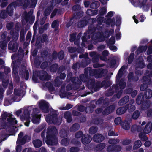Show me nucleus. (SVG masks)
I'll return each mask as SVG.
<instances>
[{
  "label": "nucleus",
  "mask_w": 152,
  "mask_h": 152,
  "mask_svg": "<svg viewBox=\"0 0 152 152\" xmlns=\"http://www.w3.org/2000/svg\"><path fill=\"white\" fill-rule=\"evenodd\" d=\"M46 143L50 146H54L58 143V140L57 137L58 130L55 126H49L46 132Z\"/></svg>",
  "instance_id": "f257e3e1"
},
{
  "label": "nucleus",
  "mask_w": 152,
  "mask_h": 152,
  "mask_svg": "<svg viewBox=\"0 0 152 152\" xmlns=\"http://www.w3.org/2000/svg\"><path fill=\"white\" fill-rule=\"evenodd\" d=\"M17 7L16 3L12 2L6 8V10H2L0 12V18L3 19L6 18L7 16V14L10 16H12L13 13L14 8Z\"/></svg>",
  "instance_id": "f03ea898"
},
{
  "label": "nucleus",
  "mask_w": 152,
  "mask_h": 152,
  "mask_svg": "<svg viewBox=\"0 0 152 152\" xmlns=\"http://www.w3.org/2000/svg\"><path fill=\"white\" fill-rule=\"evenodd\" d=\"M136 101L137 104H141L142 108L143 110H146L150 107V101L144 100V96L142 93H141L138 95Z\"/></svg>",
  "instance_id": "7ed1b4c3"
},
{
  "label": "nucleus",
  "mask_w": 152,
  "mask_h": 152,
  "mask_svg": "<svg viewBox=\"0 0 152 152\" xmlns=\"http://www.w3.org/2000/svg\"><path fill=\"white\" fill-rule=\"evenodd\" d=\"M58 115L56 113L48 114L46 116L45 119L47 122L49 124L53 123L57 125H59L61 122L58 117Z\"/></svg>",
  "instance_id": "20e7f679"
},
{
  "label": "nucleus",
  "mask_w": 152,
  "mask_h": 152,
  "mask_svg": "<svg viewBox=\"0 0 152 152\" xmlns=\"http://www.w3.org/2000/svg\"><path fill=\"white\" fill-rule=\"evenodd\" d=\"M141 81L143 83L141 85L140 89L142 91L146 90L148 87V85H150L152 83L151 79L148 75L143 76L141 80Z\"/></svg>",
  "instance_id": "39448f33"
},
{
  "label": "nucleus",
  "mask_w": 152,
  "mask_h": 152,
  "mask_svg": "<svg viewBox=\"0 0 152 152\" xmlns=\"http://www.w3.org/2000/svg\"><path fill=\"white\" fill-rule=\"evenodd\" d=\"M37 75L39 79L42 81H48L51 78V76L46 71L43 70L38 71Z\"/></svg>",
  "instance_id": "423d86ee"
},
{
  "label": "nucleus",
  "mask_w": 152,
  "mask_h": 152,
  "mask_svg": "<svg viewBox=\"0 0 152 152\" xmlns=\"http://www.w3.org/2000/svg\"><path fill=\"white\" fill-rule=\"evenodd\" d=\"M19 74L22 78H25L26 80H28L29 77V72L24 65L22 66L21 68L20 69Z\"/></svg>",
  "instance_id": "0eeeda50"
},
{
  "label": "nucleus",
  "mask_w": 152,
  "mask_h": 152,
  "mask_svg": "<svg viewBox=\"0 0 152 152\" xmlns=\"http://www.w3.org/2000/svg\"><path fill=\"white\" fill-rule=\"evenodd\" d=\"M61 144L64 146H68L70 143H74V144L78 145H80V142L75 139H72L70 141V139L68 137H65L61 141Z\"/></svg>",
  "instance_id": "6e6552de"
},
{
  "label": "nucleus",
  "mask_w": 152,
  "mask_h": 152,
  "mask_svg": "<svg viewBox=\"0 0 152 152\" xmlns=\"http://www.w3.org/2000/svg\"><path fill=\"white\" fill-rule=\"evenodd\" d=\"M39 106L42 111L46 113L49 112V105L48 102L44 100H41L39 103Z\"/></svg>",
  "instance_id": "1a4fd4ad"
},
{
  "label": "nucleus",
  "mask_w": 152,
  "mask_h": 152,
  "mask_svg": "<svg viewBox=\"0 0 152 152\" xmlns=\"http://www.w3.org/2000/svg\"><path fill=\"white\" fill-rule=\"evenodd\" d=\"M14 2L16 3L17 6H22L23 9L24 10L26 9L30 3V0H17L16 1Z\"/></svg>",
  "instance_id": "9d476101"
},
{
  "label": "nucleus",
  "mask_w": 152,
  "mask_h": 152,
  "mask_svg": "<svg viewBox=\"0 0 152 152\" xmlns=\"http://www.w3.org/2000/svg\"><path fill=\"white\" fill-rule=\"evenodd\" d=\"M121 147L115 144L111 145L108 146L107 148L108 152H119L121 150Z\"/></svg>",
  "instance_id": "9b49d317"
},
{
  "label": "nucleus",
  "mask_w": 152,
  "mask_h": 152,
  "mask_svg": "<svg viewBox=\"0 0 152 152\" xmlns=\"http://www.w3.org/2000/svg\"><path fill=\"white\" fill-rule=\"evenodd\" d=\"M92 138L91 136L87 134H83L81 138V142L84 145L88 144L90 142Z\"/></svg>",
  "instance_id": "f8f14e48"
},
{
  "label": "nucleus",
  "mask_w": 152,
  "mask_h": 152,
  "mask_svg": "<svg viewBox=\"0 0 152 152\" xmlns=\"http://www.w3.org/2000/svg\"><path fill=\"white\" fill-rule=\"evenodd\" d=\"M115 106L112 104L106 107L102 111V114L104 115H107L113 112L115 109Z\"/></svg>",
  "instance_id": "ddd939ff"
},
{
  "label": "nucleus",
  "mask_w": 152,
  "mask_h": 152,
  "mask_svg": "<svg viewBox=\"0 0 152 152\" xmlns=\"http://www.w3.org/2000/svg\"><path fill=\"white\" fill-rule=\"evenodd\" d=\"M127 77L129 82H137L139 80V77L137 76H134L132 71L129 73Z\"/></svg>",
  "instance_id": "4468645a"
},
{
  "label": "nucleus",
  "mask_w": 152,
  "mask_h": 152,
  "mask_svg": "<svg viewBox=\"0 0 152 152\" xmlns=\"http://www.w3.org/2000/svg\"><path fill=\"white\" fill-rule=\"evenodd\" d=\"M92 139L95 142H100L104 140V137L102 134L97 133L94 135Z\"/></svg>",
  "instance_id": "2eb2a0df"
},
{
  "label": "nucleus",
  "mask_w": 152,
  "mask_h": 152,
  "mask_svg": "<svg viewBox=\"0 0 152 152\" xmlns=\"http://www.w3.org/2000/svg\"><path fill=\"white\" fill-rule=\"evenodd\" d=\"M8 48L13 52H16L18 50V47L16 42L10 41L8 45Z\"/></svg>",
  "instance_id": "dca6fc26"
},
{
  "label": "nucleus",
  "mask_w": 152,
  "mask_h": 152,
  "mask_svg": "<svg viewBox=\"0 0 152 152\" xmlns=\"http://www.w3.org/2000/svg\"><path fill=\"white\" fill-rule=\"evenodd\" d=\"M59 23L58 20H55L52 22L51 27L52 28H54V31L56 34H58L59 32Z\"/></svg>",
  "instance_id": "f3484780"
},
{
  "label": "nucleus",
  "mask_w": 152,
  "mask_h": 152,
  "mask_svg": "<svg viewBox=\"0 0 152 152\" xmlns=\"http://www.w3.org/2000/svg\"><path fill=\"white\" fill-rule=\"evenodd\" d=\"M69 130L66 129L62 128L59 131V135L62 138H65L69 134Z\"/></svg>",
  "instance_id": "a211bd4d"
},
{
  "label": "nucleus",
  "mask_w": 152,
  "mask_h": 152,
  "mask_svg": "<svg viewBox=\"0 0 152 152\" xmlns=\"http://www.w3.org/2000/svg\"><path fill=\"white\" fill-rule=\"evenodd\" d=\"M88 22V20L86 19V18L84 17L82 18L80 21L78 22L77 24V26L79 28H83L87 25Z\"/></svg>",
  "instance_id": "6ab92c4d"
},
{
  "label": "nucleus",
  "mask_w": 152,
  "mask_h": 152,
  "mask_svg": "<svg viewBox=\"0 0 152 152\" xmlns=\"http://www.w3.org/2000/svg\"><path fill=\"white\" fill-rule=\"evenodd\" d=\"M95 80L94 79H91L88 80L86 83V86L90 90L92 91L94 87L95 84Z\"/></svg>",
  "instance_id": "aec40b11"
},
{
  "label": "nucleus",
  "mask_w": 152,
  "mask_h": 152,
  "mask_svg": "<svg viewBox=\"0 0 152 152\" xmlns=\"http://www.w3.org/2000/svg\"><path fill=\"white\" fill-rule=\"evenodd\" d=\"M128 106V104H126L125 106L123 107H121L118 108L116 110V114L118 115H121L124 113L127 110Z\"/></svg>",
  "instance_id": "412c9836"
},
{
  "label": "nucleus",
  "mask_w": 152,
  "mask_h": 152,
  "mask_svg": "<svg viewBox=\"0 0 152 152\" xmlns=\"http://www.w3.org/2000/svg\"><path fill=\"white\" fill-rule=\"evenodd\" d=\"M10 34L12 36V41L16 42L19 37V34L18 32H15L14 30H11L10 32Z\"/></svg>",
  "instance_id": "4be33fe9"
},
{
  "label": "nucleus",
  "mask_w": 152,
  "mask_h": 152,
  "mask_svg": "<svg viewBox=\"0 0 152 152\" xmlns=\"http://www.w3.org/2000/svg\"><path fill=\"white\" fill-rule=\"evenodd\" d=\"M152 129V123L149 122L146 124L145 128L143 129V131L145 133L148 134L150 133Z\"/></svg>",
  "instance_id": "5701e85b"
},
{
  "label": "nucleus",
  "mask_w": 152,
  "mask_h": 152,
  "mask_svg": "<svg viewBox=\"0 0 152 152\" xmlns=\"http://www.w3.org/2000/svg\"><path fill=\"white\" fill-rule=\"evenodd\" d=\"M129 98L128 96L126 95L122 98L118 102V104L120 106L126 104L129 101Z\"/></svg>",
  "instance_id": "b1692460"
},
{
  "label": "nucleus",
  "mask_w": 152,
  "mask_h": 152,
  "mask_svg": "<svg viewBox=\"0 0 152 152\" xmlns=\"http://www.w3.org/2000/svg\"><path fill=\"white\" fill-rule=\"evenodd\" d=\"M30 112L28 110H24L23 112L24 115H22L20 116V118L21 121H24L25 118H31L30 117Z\"/></svg>",
  "instance_id": "393cba45"
},
{
  "label": "nucleus",
  "mask_w": 152,
  "mask_h": 152,
  "mask_svg": "<svg viewBox=\"0 0 152 152\" xmlns=\"http://www.w3.org/2000/svg\"><path fill=\"white\" fill-rule=\"evenodd\" d=\"M144 96L147 99L151 98L152 97V90L149 89H146L144 92Z\"/></svg>",
  "instance_id": "a878e982"
},
{
  "label": "nucleus",
  "mask_w": 152,
  "mask_h": 152,
  "mask_svg": "<svg viewBox=\"0 0 152 152\" xmlns=\"http://www.w3.org/2000/svg\"><path fill=\"white\" fill-rule=\"evenodd\" d=\"M96 107V105L94 104H91L90 106L86 107L85 112L87 113H92Z\"/></svg>",
  "instance_id": "bb28decb"
},
{
  "label": "nucleus",
  "mask_w": 152,
  "mask_h": 152,
  "mask_svg": "<svg viewBox=\"0 0 152 152\" xmlns=\"http://www.w3.org/2000/svg\"><path fill=\"white\" fill-rule=\"evenodd\" d=\"M41 115H32V119L31 120L32 122L34 124H39L40 122Z\"/></svg>",
  "instance_id": "cd10ccee"
},
{
  "label": "nucleus",
  "mask_w": 152,
  "mask_h": 152,
  "mask_svg": "<svg viewBox=\"0 0 152 152\" xmlns=\"http://www.w3.org/2000/svg\"><path fill=\"white\" fill-rule=\"evenodd\" d=\"M147 48V46H139L136 51V54L138 55L143 52H145Z\"/></svg>",
  "instance_id": "c85d7f7f"
},
{
  "label": "nucleus",
  "mask_w": 152,
  "mask_h": 152,
  "mask_svg": "<svg viewBox=\"0 0 152 152\" xmlns=\"http://www.w3.org/2000/svg\"><path fill=\"white\" fill-rule=\"evenodd\" d=\"M121 125V127L125 130H128L130 128V124L127 121H122Z\"/></svg>",
  "instance_id": "c756f323"
},
{
  "label": "nucleus",
  "mask_w": 152,
  "mask_h": 152,
  "mask_svg": "<svg viewBox=\"0 0 152 152\" xmlns=\"http://www.w3.org/2000/svg\"><path fill=\"white\" fill-rule=\"evenodd\" d=\"M101 83L102 87L104 86L105 88H107L112 84V83L110 81H107L106 80H104Z\"/></svg>",
  "instance_id": "7c9ffc66"
},
{
  "label": "nucleus",
  "mask_w": 152,
  "mask_h": 152,
  "mask_svg": "<svg viewBox=\"0 0 152 152\" xmlns=\"http://www.w3.org/2000/svg\"><path fill=\"white\" fill-rule=\"evenodd\" d=\"M105 69H97V72L96 73V78H100L104 76V72Z\"/></svg>",
  "instance_id": "2f4dec72"
},
{
  "label": "nucleus",
  "mask_w": 152,
  "mask_h": 152,
  "mask_svg": "<svg viewBox=\"0 0 152 152\" xmlns=\"http://www.w3.org/2000/svg\"><path fill=\"white\" fill-rule=\"evenodd\" d=\"M80 128V125L77 123H75L72 125L70 128V131L71 132H75L78 130Z\"/></svg>",
  "instance_id": "473e14b6"
},
{
  "label": "nucleus",
  "mask_w": 152,
  "mask_h": 152,
  "mask_svg": "<svg viewBox=\"0 0 152 152\" xmlns=\"http://www.w3.org/2000/svg\"><path fill=\"white\" fill-rule=\"evenodd\" d=\"M53 7L51 6L46 8L44 11V15L46 17L49 15L53 10Z\"/></svg>",
  "instance_id": "72a5a7b5"
},
{
  "label": "nucleus",
  "mask_w": 152,
  "mask_h": 152,
  "mask_svg": "<svg viewBox=\"0 0 152 152\" xmlns=\"http://www.w3.org/2000/svg\"><path fill=\"white\" fill-rule=\"evenodd\" d=\"M115 23V20L114 18L111 19L110 18H107L106 20L105 23L107 25H110L111 24L112 27L114 26Z\"/></svg>",
  "instance_id": "f704fd0d"
},
{
  "label": "nucleus",
  "mask_w": 152,
  "mask_h": 152,
  "mask_svg": "<svg viewBox=\"0 0 152 152\" xmlns=\"http://www.w3.org/2000/svg\"><path fill=\"white\" fill-rule=\"evenodd\" d=\"M33 144L36 148H39L42 145V142L39 139H37L33 141Z\"/></svg>",
  "instance_id": "c9c22d12"
},
{
  "label": "nucleus",
  "mask_w": 152,
  "mask_h": 152,
  "mask_svg": "<svg viewBox=\"0 0 152 152\" xmlns=\"http://www.w3.org/2000/svg\"><path fill=\"white\" fill-rule=\"evenodd\" d=\"M58 68V65L56 63H54L52 64L50 67V69L52 72H56Z\"/></svg>",
  "instance_id": "e433bc0d"
},
{
  "label": "nucleus",
  "mask_w": 152,
  "mask_h": 152,
  "mask_svg": "<svg viewBox=\"0 0 152 152\" xmlns=\"http://www.w3.org/2000/svg\"><path fill=\"white\" fill-rule=\"evenodd\" d=\"M45 86L50 91H53L55 90V88L53 86V84L51 82H46L45 84Z\"/></svg>",
  "instance_id": "4c0bfd02"
},
{
  "label": "nucleus",
  "mask_w": 152,
  "mask_h": 152,
  "mask_svg": "<svg viewBox=\"0 0 152 152\" xmlns=\"http://www.w3.org/2000/svg\"><path fill=\"white\" fill-rule=\"evenodd\" d=\"M26 31L24 29L21 30L20 35V41L21 42H23L25 40V37L26 34Z\"/></svg>",
  "instance_id": "58836bf2"
},
{
  "label": "nucleus",
  "mask_w": 152,
  "mask_h": 152,
  "mask_svg": "<svg viewBox=\"0 0 152 152\" xmlns=\"http://www.w3.org/2000/svg\"><path fill=\"white\" fill-rule=\"evenodd\" d=\"M8 123L11 125H14L17 123V121L15 118H12V117H10L7 118Z\"/></svg>",
  "instance_id": "ea45409f"
},
{
  "label": "nucleus",
  "mask_w": 152,
  "mask_h": 152,
  "mask_svg": "<svg viewBox=\"0 0 152 152\" xmlns=\"http://www.w3.org/2000/svg\"><path fill=\"white\" fill-rule=\"evenodd\" d=\"M118 85L120 87V89H124L126 87V83L124 82V80L123 79H121L118 82Z\"/></svg>",
  "instance_id": "a19ab883"
},
{
  "label": "nucleus",
  "mask_w": 152,
  "mask_h": 152,
  "mask_svg": "<svg viewBox=\"0 0 152 152\" xmlns=\"http://www.w3.org/2000/svg\"><path fill=\"white\" fill-rule=\"evenodd\" d=\"M98 12V11L96 10H94L88 9L86 12V14L89 15L93 16L96 15Z\"/></svg>",
  "instance_id": "79ce46f5"
},
{
  "label": "nucleus",
  "mask_w": 152,
  "mask_h": 152,
  "mask_svg": "<svg viewBox=\"0 0 152 152\" xmlns=\"http://www.w3.org/2000/svg\"><path fill=\"white\" fill-rule=\"evenodd\" d=\"M146 134L144 132H141L139 134V137L142 141H146L147 140L148 138L145 135Z\"/></svg>",
  "instance_id": "37998d69"
},
{
  "label": "nucleus",
  "mask_w": 152,
  "mask_h": 152,
  "mask_svg": "<svg viewBox=\"0 0 152 152\" xmlns=\"http://www.w3.org/2000/svg\"><path fill=\"white\" fill-rule=\"evenodd\" d=\"M101 83L100 82H98L96 83H95V86L93 88V90L94 91H99L100 88H102Z\"/></svg>",
  "instance_id": "c03bdc74"
},
{
  "label": "nucleus",
  "mask_w": 152,
  "mask_h": 152,
  "mask_svg": "<svg viewBox=\"0 0 152 152\" xmlns=\"http://www.w3.org/2000/svg\"><path fill=\"white\" fill-rule=\"evenodd\" d=\"M142 142L140 140H137L135 142L133 146V149L136 150L139 148L141 145Z\"/></svg>",
  "instance_id": "a18cd8bd"
},
{
  "label": "nucleus",
  "mask_w": 152,
  "mask_h": 152,
  "mask_svg": "<svg viewBox=\"0 0 152 152\" xmlns=\"http://www.w3.org/2000/svg\"><path fill=\"white\" fill-rule=\"evenodd\" d=\"M98 130V128L96 126H92L91 127L89 130V133L91 134H93L96 133Z\"/></svg>",
  "instance_id": "49530a36"
},
{
  "label": "nucleus",
  "mask_w": 152,
  "mask_h": 152,
  "mask_svg": "<svg viewBox=\"0 0 152 152\" xmlns=\"http://www.w3.org/2000/svg\"><path fill=\"white\" fill-rule=\"evenodd\" d=\"M12 115V114L10 113H8L7 112H4L2 114L1 117L2 119L6 120L7 117H11Z\"/></svg>",
  "instance_id": "de8ad7c7"
},
{
  "label": "nucleus",
  "mask_w": 152,
  "mask_h": 152,
  "mask_svg": "<svg viewBox=\"0 0 152 152\" xmlns=\"http://www.w3.org/2000/svg\"><path fill=\"white\" fill-rule=\"evenodd\" d=\"M99 6V3L98 1H95L92 2L90 4V7L93 9H97Z\"/></svg>",
  "instance_id": "09e8293b"
},
{
  "label": "nucleus",
  "mask_w": 152,
  "mask_h": 152,
  "mask_svg": "<svg viewBox=\"0 0 152 152\" xmlns=\"http://www.w3.org/2000/svg\"><path fill=\"white\" fill-rule=\"evenodd\" d=\"M140 115V112L139 110L135 111L132 115V118L133 119L136 120L138 118Z\"/></svg>",
  "instance_id": "8fccbe9b"
},
{
  "label": "nucleus",
  "mask_w": 152,
  "mask_h": 152,
  "mask_svg": "<svg viewBox=\"0 0 152 152\" xmlns=\"http://www.w3.org/2000/svg\"><path fill=\"white\" fill-rule=\"evenodd\" d=\"M83 15V12H82L79 11L75 13L73 17L76 19H79Z\"/></svg>",
  "instance_id": "3c124183"
},
{
  "label": "nucleus",
  "mask_w": 152,
  "mask_h": 152,
  "mask_svg": "<svg viewBox=\"0 0 152 152\" xmlns=\"http://www.w3.org/2000/svg\"><path fill=\"white\" fill-rule=\"evenodd\" d=\"M114 32L113 29H111L110 30H107L105 32V35L106 38H109L110 35H113Z\"/></svg>",
  "instance_id": "603ef678"
},
{
  "label": "nucleus",
  "mask_w": 152,
  "mask_h": 152,
  "mask_svg": "<svg viewBox=\"0 0 152 152\" xmlns=\"http://www.w3.org/2000/svg\"><path fill=\"white\" fill-rule=\"evenodd\" d=\"M146 0H143L142 2H140L139 6L140 8L142 7V9H144L145 7H146V8L149 7L148 5L146 4Z\"/></svg>",
  "instance_id": "864d4df0"
},
{
  "label": "nucleus",
  "mask_w": 152,
  "mask_h": 152,
  "mask_svg": "<svg viewBox=\"0 0 152 152\" xmlns=\"http://www.w3.org/2000/svg\"><path fill=\"white\" fill-rule=\"evenodd\" d=\"M105 145L104 143H101L98 144L96 148L98 151H100L103 149L105 147Z\"/></svg>",
  "instance_id": "5fc2aeb1"
},
{
  "label": "nucleus",
  "mask_w": 152,
  "mask_h": 152,
  "mask_svg": "<svg viewBox=\"0 0 152 152\" xmlns=\"http://www.w3.org/2000/svg\"><path fill=\"white\" fill-rule=\"evenodd\" d=\"M134 55V53H132L130 54L128 59V63L129 64H130L133 62Z\"/></svg>",
  "instance_id": "6e6d98bb"
},
{
  "label": "nucleus",
  "mask_w": 152,
  "mask_h": 152,
  "mask_svg": "<svg viewBox=\"0 0 152 152\" xmlns=\"http://www.w3.org/2000/svg\"><path fill=\"white\" fill-rule=\"evenodd\" d=\"M18 66L15 64V63L14 64L13 66L12 67V75H17L18 74Z\"/></svg>",
  "instance_id": "4d7b16f0"
},
{
  "label": "nucleus",
  "mask_w": 152,
  "mask_h": 152,
  "mask_svg": "<svg viewBox=\"0 0 152 152\" xmlns=\"http://www.w3.org/2000/svg\"><path fill=\"white\" fill-rule=\"evenodd\" d=\"M7 42L6 40L2 41L0 42V47L2 50L6 48L7 45Z\"/></svg>",
  "instance_id": "13d9d810"
},
{
  "label": "nucleus",
  "mask_w": 152,
  "mask_h": 152,
  "mask_svg": "<svg viewBox=\"0 0 152 152\" xmlns=\"http://www.w3.org/2000/svg\"><path fill=\"white\" fill-rule=\"evenodd\" d=\"M137 67H136L135 68V73L136 75V76H140L143 73V70L142 69H137Z\"/></svg>",
  "instance_id": "bf43d9fd"
},
{
  "label": "nucleus",
  "mask_w": 152,
  "mask_h": 152,
  "mask_svg": "<svg viewBox=\"0 0 152 152\" xmlns=\"http://www.w3.org/2000/svg\"><path fill=\"white\" fill-rule=\"evenodd\" d=\"M58 57V53L56 51H54L52 53V55H51L52 59L50 60V61H52L53 60H56L57 59Z\"/></svg>",
  "instance_id": "052dcab7"
},
{
  "label": "nucleus",
  "mask_w": 152,
  "mask_h": 152,
  "mask_svg": "<svg viewBox=\"0 0 152 152\" xmlns=\"http://www.w3.org/2000/svg\"><path fill=\"white\" fill-rule=\"evenodd\" d=\"M64 57V51L61 50L58 53V57L59 60H62Z\"/></svg>",
  "instance_id": "680f3d73"
},
{
  "label": "nucleus",
  "mask_w": 152,
  "mask_h": 152,
  "mask_svg": "<svg viewBox=\"0 0 152 152\" xmlns=\"http://www.w3.org/2000/svg\"><path fill=\"white\" fill-rule=\"evenodd\" d=\"M76 33H74L71 34H70L69 41L71 42H73V41L76 39Z\"/></svg>",
  "instance_id": "e2e57ef3"
},
{
  "label": "nucleus",
  "mask_w": 152,
  "mask_h": 152,
  "mask_svg": "<svg viewBox=\"0 0 152 152\" xmlns=\"http://www.w3.org/2000/svg\"><path fill=\"white\" fill-rule=\"evenodd\" d=\"M126 104L128 105V106L127 108L128 111L129 112H132L134 111L135 109V106L134 105L129 104Z\"/></svg>",
  "instance_id": "0e129e2a"
},
{
  "label": "nucleus",
  "mask_w": 152,
  "mask_h": 152,
  "mask_svg": "<svg viewBox=\"0 0 152 152\" xmlns=\"http://www.w3.org/2000/svg\"><path fill=\"white\" fill-rule=\"evenodd\" d=\"M28 137L27 135L24 136L22 138L20 139L18 141H19L20 143L22 145H24L26 143V140Z\"/></svg>",
  "instance_id": "69168bd1"
},
{
  "label": "nucleus",
  "mask_w": 152,
  "mask_h": 152,
  "mask_svg": "<svg viewBox=\"0 0 152 152\" xmlns=\"http://www.w3.org/2000/svg\"><path fill=\"white\" fill-rule=\"evenodd\" d=\"M48 37L46 35V34H43L41 37V42L42 43H44L46 42H47L48 41Z\"/></svg>",
  "instance_id": "338daca9"
},
{
  "label": "nucleus",
  "mask_w": 152,
  "mask_h": 152,
  "mask_svg": "<svg viewBox=\"0 0 152 152\" xmlns=\"http://www.w3.org/2000/svg\"><path fill=\"white\" fill-rule=\"evenodd\" d=\"M122 92L123 90L122 89L119 90L117 92H116V94L113 96V98H114L116 97L118 99H119L122 94Z\"/></svg>",
  "instance_id": "774afa93"
}]
</instances>
